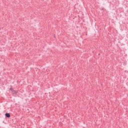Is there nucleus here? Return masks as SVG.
I'll use <instances>...</instances> for the list:
<instances>
[{"label": "nucleus", "mask_w": 128, "mask_h": 128, "mask_svg": "<svg viewBox=\"0 0 128 128\" xmlns=\"http://www.w3.org/2000/svg\"><path fill=\"white\" fill-rule=\"evenodd\" d=\"M6 116L7 118H10V114L8 113H6Z\"/></svg>", "instance_id": "obj_1"}, {"label": "nucleus", "mask_w": 128, "mask_h": 128, "mask_svg": "<svg viewBox=\"0 0 128 128\" xmlns=\"http://www.w3.org/2000/svg\"><path fill=\"white\" fill-rule=\"evenodd\" d=\"M14 94H18V91H16L14 90Z\"/></svg>", "instance_id": "obj_3"}, {"label": "nucleus", "mask_w": 128, "mask_h": 128, "mask_svg": "<svg viewBox=\"0 0 128 128\" xmlns=\"http://www.w3.org/2000/svg\"><path fill=\"white\" fill-rule=\"evenodd\" d=\"M10 90H12V94H14V90L12 89V88H10Z\"/></svg>", "instance_id": "obj_2"}]
</instances>
